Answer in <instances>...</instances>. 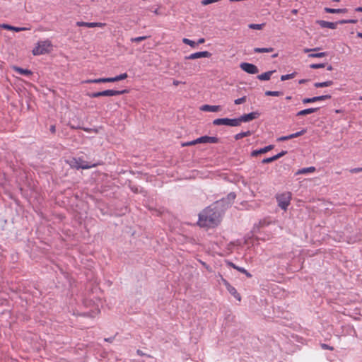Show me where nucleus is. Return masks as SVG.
Wrapping results in <instances>:
<instances>
[{"instance_id":"nucleus-1","label":"nucleus","mask_w":362,"mask_h":362,"mask_svg":"<svg viewBox=\"0 0 362 362\" xmlns=\"http://www.w3.org/2000/svg\"><path fill=\"white\" fill-rule=\"evenodd\" d=\"M225 200H218L206 208L199 214L198 223L202 227H214L220 222L223 209H221Z\"/></svg>"},{"instance_id":"nucleus-2","label":"nucleus","mask_w":362,"mask_h":362,"mask_svg":"<svg viewBox=\"0 0 362 362\" xmlns=\"http://www.w3.org/2000/svg\"><path fill=\"white\" fill-rule=\"evenodd\" d=\"M51 49L52 43L49 40L40 41L33 49V54L34 55H41L49 52Z\"/></svg>"},{"instance_id":"nucleus-3","label":"nucleus","mask_w":362,"mask_h":362,"mask_svg":"<svg viewBox=\"0 0 362 362\" xmlns=\"http://www.w3.org/2000/svg\"><path fill=\"white\" fill-rule=\"evenodd\" d=\"M278 202V206L283 210L286 211L290 204L291 199V193L286 192L281 194H279L276 197Z\"/></svg>"},{"instance_id":"nucleus-4","label":"nucleus","mask_w":362,"mask_h":362,"mask_svg":"<svg viewBox=\"0 0 362 362\" xmlns=\"http://www.w3.org/2000/svg\"><path fill=\"white\" fill-rule=\"evenodd\" d=\"M70 165L76 169H89L95 167L96 164H89L81 158H74L70 161Z\"/></svg>"},{"instance_id":"nucleus-5","label":"nucleus","mask_w":362,"mask_h":362,"mask_svg":"<svg viewBox=\"0 0 362 362\" xmlns=\"http://www.w3.org/2000/svg\"><path fill=\"white\" fill-rule=\"evenodd\" d=\"M213 124L219 126V125H226L230 127H238V118H218L213 121Z\"/></svg>"},{"instance_id":"nucleus-6","label":"nucleus","mask_w":362,"mask_h":362,"mask_svg":"<svg viewBox=\"0 0 362 362\" xmlns=\"http://www.w3.org/2000/svg\"><path fill=\"white\" fill-rule=\"evenodd\" d=\"M240 67L242 70L250 74H255L259 72L257 66L250 63L243 62L240 64Z\"/></svg>"},{"instance_id":"nucleus-7","label":"nucleus","mask_w":362,"mask_h":362,"mask_svg":"<svg viewBox=\"0 0 362 362\" xmlns=\"http://www.w3.org/2000/svg\"><path fill=\"white\" fill-rule=\"evenodd\" d=\"M259 116L258 112H252L249 114H245L238 118V125L240 126L241 122H247L252 121Z\"/></svg>"},{"instance_id":"nucleus-8","label":"nucleus","mask_w":362,"mask_h":362,"mask_svg":"<svg viewBox=\"0 0 362 362\" xmlns=\"http://www.w3.org/2000/svg\"><path fill=\"white\" fill-rule=\"evenodd\" d=\"M211 56V54L208 51L198 52L192 53L185 57V59H196L199 58H209Z\"/></svg>"},{"instance_id":"nucleus-9","label":"nucleus","mask_w":362,"mask_h":362,"mask_svg":"<svg viewBox=\"0 0 362 362\" xmlns=\"http://www.w3.org/2000/svg\"><path fill=\"white\" fill-rule=\"evenodd\" d=\"M236 195L234 192L229 193L226 198H223L221 200H225L221 206V209H223V211L229 207L235 199Z\"/></svg>"},{"instance_id":"nucleus-10","label":"nucleus","mask_w":362,"mask_h":362,"mask_svg":"<svg viewBox=\"0 0 362 362\" xmlns=\"http://www.w3.org/2000/svg\"><path fill=\"white\" fill-rule=\"evenodd\" d=\"M331 98V95H323L320 96H315L313 98H306L303 100L304 104L312 103L317 101L325 100Z\"/></svg>"},{"instance_id":"nucleus-11","label":"nucleus","mask_w":362,"mask_h":362,"mask_svg":"<svg viewBox=\"0 0 362 362\" xmlns=\"http://www.w3.org/2000/svg\"><path fill=\"white\" fill-rule=\"evenodd\" d=\"M105 23H88V22H83V21H78L76 22V25L79 27H88V28H95V27H99V28H103L105 26Z\"/></svg>"},{"instance_id":"nucleus-12","label":"nucleus","mask_w":362,"mask_h":362,"mask_svg":"<svg viewBox=\"0 0 362 362\" xmlns=\"http://www.w3.org/2000/svg\"><path fill=\"white\" fill-rule=\"evenodd\" d=\"M199 144H216L218 142V138L216 136H204L198 138Z\"/></svg>"},{"instance_id":"nucleus-13","label":"nucleus","mask_w":362,"mask_h":362,"mask_svg":"<svg viewBox=\"0 0 362 362\" xmlns=\"http://www.w3.org/2000/svg\"><path fill=\"white\" fill-rule=\"evenodd\" d=\"M317 23L322 28H327L329 29H336L338 25V23L329 22L323 20L317 21Z\"/></svg>"},{"instance_id":"nucleus-14","label":"nucleus","mask_w":362,"mask_h":362,"mask_svg":"<svg viewBox=\"0 0 362 362\" xmlns=\"http://www.w3.org/2000/svg\"><path fill=\"white\" fill-rule=\"evenodd\" d=\"M128 90L124 89L122 90H103V96H116L122 95L124 93H127Z\"/></svg>"},{"instance_id":"nucleus-15","label":"nucleus","mask_w":362,"mask_h":362,"mask_svg":"<svg viewBox=\"0 0 362 362\" xmlns=\"http://www.w3.org/2000/svg\"><path fill=\"white\" fill-rule=\"evenodd\" d=\"M274 148V146L273 145H269V146H267L264 148H262L260 149H258V150H254L252 151L251 153V156H253V157H255L259 154H262V153H265L269 151H271L272 149Z\"/></svg>"},{"instance_id":"nucleus-16","label":"nucleus","mask_w":362,"mask_h":362,"mask_svg":"<svg viewBox=\"0 0 362 362\" xmlns=\"http://www.w3.org/2000/svg\"><path fill=\"white\" fill-rule=\"evenodd\" d=\"M107 82H113L112 77L110 78H100L96 79H89L86 80L85 83H107Z\"/></svg>"},{"instance_id":"nucleus-17","label":"nucleus","mask_w":362,"mask_h":362,"mask_svg":"<svg viewBox=\"0 0 362 362\" xmlns=\"http://www.w3.org/2000/svg\"><path fill=\"white\" fill-rule=\"evenodd\" d=\"M201 110L206 112H218L221 110L220 105H204L201 107Z\"/></svg>"},{"instance_id":"nucleus-18","label":"nucleus","mask_w":362,"mask_h":362,"mask_svg":"<svg viewBox=\"0 0 362 362\" xmlns=\"http://www.w3.org/2000/svg\"><path fill=\"white\" fill-rule=\"evenodd\" d=\"M226 285L227 286L228 292L233 295L238 300L240 301L241 297L240 295L238 293L237 290L227 282L226 283Z\"/></svg>"},{"instance_id":"nucleus-19","label":"nucleus","mask_w":362,"mask_h":362,"mask_svg":"<svg viewBox=\"0 0 362 362\" xmlns=\"http://www.w3.org/2000/svg\"><path fill=\"white\" fill-rule=\"evenodd\" d=\"M1 28L6 29V30H13V31H16V32H20V31H23V30H28L27 28H23V27H15V26H12V25H10L8 24H2L1 25Z\"/></svg>"},{"instance_id":"nucleus-20","label":"nucleus","mask_w":362,"mask_h":362,"mask_svg":"<svg viewBox=\"0 0 362 362\" xmlns=\"http://www.w3.org/2000/svg\"><path fill=\"white\" fill-rule=\"evenodd\" d=\"M318 110H319V107H315V108L311 107V108L305 109V110L299 111L296 114V115L297 116H304V115H306L308 114L314 113V112H317Z\"/></svg>"},{"instance_id":"nucleus-21","label":"nucleus","mask_w":362,"mask_h":362,"mask_svg":"<svg viewBox=\"0 0 362 362\" xmlns=\"http://www.w3.org/2000/svg\"><path fill=\"white\" fill-rule=\"evenodd\" d=\"M316 168L313 166L308 167V168H303L301 169H299L296 172V175H301V174H308V173H313L315 172Z\"/></svg>"},{"instance_id":"nucleus-22","label":"nucleus","mask_w":362,"mask_h":362,"mask_svg":"<svg viewBox=\"0 0 362 362\" xmlns=\"http://www.w3.org/2000/svg\"><path fill=\"white\" fill-rule=\"evenodd\" d=\"M274 72H275V71H267L262 74L258 75L257 76V78L260 81H268L270 79V78Z\"/></svg>"},{"instance_id":"nucleus-23","label":"nucleus","mask_w":362,"mask_h":362,"mask_svg":"<svg viewBox=\"0 0 362 362\" xmlns=\"http://www.w3.org/2000/svg\"><path fill=\"white\" fill-rule=\"evenodd\" d=\"M13 69L19 74L23 76H30L32 75V71L29 69H25L21 67L14 66Z\"/></svg>"},{"instance_id":"nucleus-24","label":"nucleus","mask_w":362,"mask_h":362,"mask_svg":"<svg viewBox=\"0 0 362 362\" xmlns=\"http://www.w3.org/2000/svg\"><path fill=\"white\" fill-rule=\"evenodd\" d=\"M346 8H331L326 7L325 8V11L327 13H346Z\"/></svg>"},{"instance_id":"nucleus-25","label":"nucleus","mask_w":362,"mask_h":362,"mask_svg":"<svg viewBox=\"0 0 362 362\" xmlns=\"http://www.w3.org/2000/svg\"><path fill=\"white\" fill-rule=\"evenodd\" d=\"M229 265L233 268L237 269L238 271L240 272L241 273L245 274L247 277L252 276V275L245 268L238 267L232 262H229Z\"/></svg>"},{"instance_id":"nucleus-26","label":"nucleus","mask_w":362,"mask_h":362,"mask_svg":"<svg viewBox=\"0 0 362 362\" xmlns=\"http://www.w3.org/2000/svg\"><path fill=\"white\" fill-rule=\"evenodd\" d=\"M333 84L332 81H327L325 82H317L314 84V86L316 88H322V87H328Z\"/></svg>"},{"instance_id":"nucleus-27","label":"nucleus","mask_w":362,"mask_h":362,"mask_svg":"<svg viewBox=\"0 0 362 362\" xmlns=\"http://www.w3.org/2000/svg\"><path fill=\"white\" fill-rule=\"evenodd\" d=\"M250 135H252V132L250 131L242 132L235 135V139L240 140L244 137L249 136Z\"/></svg>"},{"instance_id":"nucleus-28","label":"nucleus","mask_w":362,"mask_h":362,"mask_svg":"<svg viewBox=\"0 0 362 362\" xmlns=\"http://www.w3.org/2000/svg\"><path fill=\"white\" fill-rule=\"evenodd\" d=\"M274 51V48L268 47V48H255L254 52L255 53H263V52H272Z\"/></svg>"},{"instance_id":"nucleus-29","label":"nucleus","mask_w":362,"mask_h":362,"mask_svg":"<svg viewBox=\"0 0 362 362\" xmlns=\"http://www.w3.org/2000/svg\"><path fill=\"white\" fill-rule=\"evenodd\" d=\"M296 74H297L296 72H293L289 74L282 75L281 76V81H284L286 80L292 79L296 76Z\"/></svg>"},{"instance_id":"nucleus-30","label":"nucleus","mask_w":362,"mask_h":362,"mask_svg":"<svg viewBox=\"0 0 362 362\" xmlns=\"http://www.w3.org/2000/svg\"><path fill=\"white\" fill-rule=\"evenodd\" d=\"M265 95L267 96H281L283 95V93L281 91H272V90H267L265 92Z\"/></svg>"},{"instance_id":"nucleus-31","label":"nucleus","mask_w":362,"mask_h":362,"mask_svg":"<svg viewBox=\"0 0 362 362\" xmlns=\"http://www.w3.org/2000/svg\"><path fill=\"white\" fill-rule=\"evenodd\" d=\"M264 24H254L251 23L248 25L249 28L253 29V30H262L264 27Z\"/></svg>"},{"instance_id":"nucleus-32","label":"nucleus","mask_w":362,"mask_h":362,"mask_svg":"<svg viewBox=\"0 0 362 362\" xmlns=\"http://www.w3.org/2000/svg\"><path fill=\"white\" fill-rule=\"evenodd\" d=\"M182 42L183 43L188 45L192 47H195L197 46V43L194 41L191 40L188 38H183Z\"/></svg>"},{"instance_id":"nucleus-33","label":"nucleus","mask_w":362,"mask_h":362,"mask_svg":"<svg viewBox=\"0 0 362 362\" xmlns=\"http://www.w3.org/2000/svg\"><path fill=\"white\" fill-rule=\"evenodd\" d=\"M127 74L126 73L122 74L119 76H117L115 77H112L113 82L119 81L121 80H124L127 78Z\"/></svg>"},{"instance_id":"nucleus-34","label":"nucleus","mask_w":362,"mask_h":362,"mask_svg":"<svg viewBox=\"0 0 362 362\" xmlns=\"http://www.w3.org/2000/svg\"><path fill=\"white\" fill-rule=\"evenodd\" d=\"M325 56H327V53L326 52L313 53V54H310L309 55V57H316V58H321V57H325Z\"/></svg>"},{"instance_id":"nucleus-35","label":"nucleus","mask_w":362,"mask_h":362,"mask_svg":"<svg viewBox=\"0 0 362 362\" xmlns=\"http://www.w3.org/2000/svg\"><path fill=\"white\" fill-rule=\"evenodd\" d=\"M305 132H306V129H303L300 132L291 134V138L294 139V138L298 137V136L304 134Z\"/></svg>"},{"instance_id":"nucleus-36","label":"nucleus","mask_w":362,"mask_h":362,"mask_svg":"<svg viewBox=\"0 0 362 362\" xmlns=\"http://www.w3.org/2000/svg\"><path fill=\"white\" fill-rule=\"evenodd\" d=\"M103 91L94 92L88 94V96L92 98H96L103 96Z\"/></svg>"},{"instance_id":"nucleus-37","label":"nucleus","mask_w":362,"mask_h":362,"mask_svg":"<svg viewBox=\"0 0 362 362\" xmlns=\"http://www.w3.org/2000/svg\"><path fill=\"white\" fill-rule=\"evenodd\" d=\"M276 160V158H275V156H272V157H269V158H264L262 160V163L263 164H266V163H272L273 161H275Z\"/></svg>"},{"instance_id":"nucleus-38","label":"nucleus","mask_w":362,"mask_h":362,"mask_svg":"<svg viewBox=\"0 0 362 362\" xmlns=\"http://www.w3.org/2000/svg\"><path fill=\"white\" fill-rule=\"evenodd\" d=\"M146 38H147L146 36H140V37L132 38L131 41L135 42H141V41L146 40Z\"/></svg>"},{"instance_id":"nucleus-39","label":"nucleus","mask_w":362,"mask_h":362,"mask_svg":"<svg viewBox=\"0 0 362 362\" xmlns=\"http://www.w3.org/2000/svg\"><path fill=\"white\" fill-rule=\"evenodd\" d=\"M325 64H312L310 67L313 69H320L325 67Z\"/></svg>"},{"instance_id":"nucleus-40","label":"nucleus","mask_w":362,"mask_h":362,"mask_svg":"<svg viewBox=\"0 0 362 362\" xmlns=\"http://www.w3.org/2000/svg\"><path fill=\"white\" fill-rule=\"evenodd\" d=\"M246 101V96L235 99L234 103L235 105H240Z\"/></svg>"},{"instance_id":"nucleus-41","label":"nucleus","mask_w":362,"mask_h":362,"mask_svg":"<svg viewBox=\"0 0 362 362\" xmlns=\"http://www.w3.org/2000/svg\"><path fill=\"white\" fill-rule=\"evenodd\" d=\"M199 144V141H198V139H194L192 141H189V142H187V143H185L182 144L183 146H192V145H195V144Z\"/></svg>"},{"instance_id":"nucleus-42","label":"nucleus","mask_w":362,"mask_h":362,"mask_svg":"<svg viewBox=\"0 0 362 362\" xmlns=\"http://www.w3.org/2000/svg\"><path fill=\"white\" fill-rule=\"evenodd\" d=\"M291 134H289L288 136H281L279 138H278V141H287V140H289V139H291Z\"/></svg>"},{"instance_id":"nucleus-43","label":"nucleus","mask_w":362,"mask_h":362,"mask_svg":"<svg viewBox=\"0 0 362 362\" xmlns=\"http://www.w3.org/2000/svg\"><path fill=\"white\" fill-rule=\"evenodd\" d=\"M351 173H358L362 172V168H355L349 170Z\"/></svg>"},{"instance_id":"nucleus-44","label":"nucleus","mask_w":362,"mask_h":362,"mask_svg":"<svg viewBox=\"0 0 362 362\" xmlns=\"http://www.w3.org/2000/svg\"><path fill=\"white\" fill-rule=\"evenodd\" d=\"M287 153V151H282L281 152L279 153L278 154L275 155V158L276 160H278L279 158H281L282 156H284V155H286Z\"/></svg>"},{"instance_id":"nucleus-45","label":"nucleus","mask_w":362,"mask_h":362,"mask_svg":"<svg viewBox=\"0 0 362 362\" xmlns=\"http://www.w3.org/2000/svg\"><path fill=\"white\" fill-rule=\"evenodd\" d=\"M321 346L323 349H328V350H332L333 348L326 344H322Z\"/></svg>"},{"instance_id":"nucleus-46","label":"nucleus","mask_w":362,"mask_h":362,"mask_svg":"<svg viewBox=\"0 0 362 362\" xmlns=\"http://www.w3.org/2000/svg\"><path fill=\"white\" fill-rule=\"evenodd\" d=\"M337 23H338V24H347L348 23V20H341V21H339Z\"/></svg>"},{"instance_id":"nucleus-47","label":"nucleus","mask_w":362,"mask_h":362,"mask_svg":"<svg viewBox=\"0 0 362 362\" xmlns=\"http://www.w3.org/2000/svg\"><path fill=\"white\" fill-rule=\"evenodd\" d=\"M204 42H205V40H204V38H200V39H199V40H198V41H197V42H196V43H197V45H199V44H202V43H204Z\"/></svg>"},{"instance_id":"nucleus-48","label":"nucleus","mask_w":362,"mask_h":362,"mask_svg":"<svg viewBox=\"0 0 362 362\" xmlns=\"http://www.w3.org/2000/svg\"><path fill=\"white\" fill-rule=\"evenodd\" d=\"M136 352H137V354L141 356L145 355V354L141 350L138 349Z\"/></svg>"},{"instance_id":"nucleus-49","label":"nucleus","mask_w":362,"mask_h":362,"mask_svg":"<svg viewBox=\"0 0 362 362\" xmlns=\"http://www.w3.org/2000/svg\"><path fill=\"white\" fill-rule=\"evenodd\" d=\"M357 20L355 19H348V23H356Z\"/></svg>"},{"instance_id":"nucleus-50","label":"nucleus","mask_w":362,"mask_h":362,"mask_svg":"<svg viewBox=\"0 0 362 362\" xmlns=\"http://www.w3.org/2000/svg\"><path fill=\"white\" fill-rule=\"evenodd\" d=\"M307 81H308L307 79H300V80H299L298 83L299 84H303V83H305Z\"/></svg>"},{"instance_id":"nucleus-51","label":"nucleus","mask_w":362,"mask_h":362,"mask_svg":"<svg viewBox=\"0 0 362 362\" xmlns=\"http://www.w3.org/2000/svg\"><path fill=\"white\" fill-rule=\"evenodd\" d=\"M152 12H153L156 15H158L159 14V12H158V8H155L153 10H151Z\"/></svg>"},{"instance_id":"nucleus-52","label":"nucleus","mask_w":362,"mask_h":362,"mask_svg":"<svg viewBox=\"0 0 362 362\" xmlns=\"http://www.w3.org/2000/svg\"><path fill=\"white\" fill-rule=\"evenodd\" d=\"M355 11H357V12H362V7H357L355 9Z\"/></svg>"},{"instance_id":"nucleus-53","label":"nucleus","mask_w":362,"mask_h":362,"mask_svg":"<svg viewBox=\"0 0 362 362\" xmlns=\"http://www.w3.org/2000/svg\"><path fill=\"white\" fill-rule=\"evenodd\" d=\"M50 131L54 133L55 132V127L54 126H51L50 127Z\"/></svg>"},{"instance_id":"nucleus-54","label":"nucleus","mask_w":362,"mask_h":362,"mask_svg":"<svg viewBox=\"0 0 362 362\" xmlns=\"http://www.w3.org/2000/svg\"><path fill=\"white\" fill-rule=\"evenodd\" d=\"M357 37H360V38H362V33H357Z\"/></svg>"},{"instance_id":"nucleus-55","label":"nucleus","mask_w":362,"mask_h":362,"mask_svg":"<svg viewBox=\"0 0 362 362\" xmlns=\"http://www.w3.org/2000/svg\"><path fill=\"white\" fill-rule=\"evenodd\" d=\"M112 339H113L112 338L105 339V341H109V342H112Z\"/></svg>"},{"instance_id":"nucleus-56","label":"nucleus","mask_w":362,"mask_h":362,"mask_svg":"<svg viewBox=\"0 0 362 362\" xmlns=\"http://www.w3.org/2000/svg\"><path fill=\"white\" fill-rule=\"evenodd\" d=\"M202 265H203V266H204L206 269H208V268H209V267L206 265V264L205 262H202Z\"/></svg>"},{"instance_id":"nucleus-57","label":"nucleus","mask_w":362,"mask_h":362,"mask_svg":"<svg viewBox=\"0 0 362 362\" xmlns=\"http://www.w3.org/2000/svg\"><path fill=\"white\" fill-rule=\"evenodd\" d=\"M327 70H329V71L332 70V66L331 65H329V66L327 67Z\"/></svg>"},{"instance_id":"nucleus-58","label":"nucleus","mask_w":362,"mask_h":362,"mask_svg":"<svg viewBox=\"0 0 362 362\" xmlns=\"http://www.w3.org/2000/svg\"><path fill=\"white\" fill-rule=\"evenodd\" d=\"M173 83H174V85L177 86V85L179 84V81H175L173 82Z\"/></svg>"},{"instance_id":"nucleus-59","label":"nucleus","mask_w":362,"mask_h":362,"mask_svg":"<svg viewBox=\"0 0 362 362\" xmlns=\"http://www.w3.org/2000/svg\"><path fill=\"white\" fill-rule=\"evenodd\" d=\"M277 56H278V54H273V55H272V57H273V58H275V57H276Z\"/></svg>"},{"instance_id":"nucleus-60","label":"nucleus","mask_w":362,"mask_h":362,"mask_svg":"<svg viewBox=\"0 0 362 362\" xmlns=\"http://www.w3.org/2000/svg\"><path fill=\"white\" fill-rule=\"evenodd\" d=\"M286 98V100H290L291 98V96H287Z\"/></svg>"},{"instance_id":"nucleus-61","label":"nucleus","mask_w":362,"mask_h":362,"mask_svg":"<svg viewBox=\"0 0 362 362\" xmlns=\"http://www.w3.org/2000/svg\"><path fill=\"white\" fill-rule=\"evenodd\" d=\"M332 1L338 2L339 0H332Z\"/></svg>"},{"instance_id":"nucleus-62","label":"nucleus","mask_w":362,"mask_h":362,"mask_svg":"<svg viewBox=\"0 0 362 362\" xmlns=\"http://www.w3.org/2000/svg\"><path fill=\"white\" fill-rule=\"evenodd\" d=\"M293 13H296V12H297V11H296V10H293Z\"/></svg>"},{"instance_id":"nucleus-63","label":"nucleus","mask_w":362,"mask_h":362,"mask_svg":"<svg viewBox=\"0 0 362 362\" xmlns=\"http://www.w3.org/2000/svg\"><path fill=\"white\" fill-rule=\"evenodd\" d=\"M360 100H362V96H361V97H360Z\"/></svg>"},{"instance_id":"nucleus-64","label":"nucleus","mask_w":362,"mask_h":362,"mask_svg":"<svg viewBox=\"0 0 362 362\" xmlns=\"http://www.w3.org/2000/svg\"><path fill=\"white\" fill-rule=\"evenodd\" d=\"M361 21H362V18H361Z\"/></svg>"}]
</instances>
